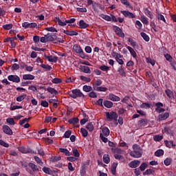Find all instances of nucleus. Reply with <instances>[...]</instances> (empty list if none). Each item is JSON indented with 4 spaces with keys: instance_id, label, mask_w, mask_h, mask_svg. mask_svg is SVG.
I'll use <instances>...</instances> for the list:
<instances>
[{
    "instance_id": "nucleus-1",
    "label": "nucleus",
    "mask_w": 176,
    "mask_h": 176,
    "mask_svg": "<svg viewBox=\"0 0 176 176\" xmlns=\"http://www.w3.org/2000/svg\"><path fill=\"white\" fill-rule=\"evenodd\" d=\"M133 151L130 152L129 155L131 157L138 159L142 156V148L138 144H135L132 146Z\"/></svg>"
},
{
    "instance_id": "nucleus-2",
    "label": "nucleus",
    "mask_w": 176,
    "mask_h": 176,
    "mask_svg": "<svg viewBox=\"0 0 176 176\" xmlns=\"http://www.w3.org/2000/svg\"><path fill=\"white\" fill-rule=\"evenodd\" d=\"M69 97L71 98H79L80 97H82V98H86V96L82 93V91L79 89H75L72 90V94H69Z\"/></svg>"
},
{
    "instance_id": "nucleus-3",
    "label": "nucleus",
    "mask_w": 176,
    "mask_h": 176,
    "mask_svg": "<svg viewBox=\"0 0 176 176\" xmlns=\"http://www.w3.org/2000/svg\"><path fill=\"white\" fill-rule=\"evenodd\" d=\"M106 118L109 122L118 121V113L115 111L106 112Z\"/></svg>"
},
{
    "instance_id": "nucleus-4",
    "label": "nucleus",
    "mask_w": 176,
    "mask_h": 176,
    "mask_svg": "<svg viewBox=\"0 0 176 176\" xmlns=\"http://www.w3.org/2000/svg\"><path fill=\"white\" fill-rule=\"evenodd\" d=\"M113 31L120 36V38H124V33L123 32V30L120 29L118 26L114 25L113 27Z\"/></svg>"
},
{
    "instance_id": "nucleus-5",
    "label": "nucleus",
    "mask_w": 176,
    "mask_h": 176,
    "mask_svg": "<svg viewBox=\"0 0 176 176\" xmlns=\"http://www.w3.org/2000/svg\"><path fill=\"white\" fill-rule=\"evenodd\" d=\"M8 80L10 82H13L14 83H20V77L17 75H10L8 76Z\"/></svg>"
},
{
    "instance_id": "nucleus-6",
    "label": "nucleus",
    "mask_w": 176,
    "mask_h": 176,
    "mask_svg": "<svg viewBox=\"0 0 176 176\" xmlns=\"http://www.w3.org/2000/svg\"><path fill=\"white\" fill-rule=\"evenodd\" d=\"M2 129L4 134H7V135H13V131L11 130L9 126L3 125Z\"/></svg>"
},
{
    "instance_id": "nucleus-7",
    "label": "nucleus",
    "mask_w": 176,
    "mask_h": 176,
    "mask_svg": "<svg viewBox=\"0 0 176 176\" xmlns=\"http://www.w3.org/2000/svg\"><path fill=\"white\" fill-rule=\"evenodd\" d=\"M141 164V162L140 160H133L129 163L128 166L130 168H137Z\"/></svg>"
},
{
    "instance_id": "nucleus-8",
    "label": "nucleus",
    "mask_w": 176,
    "mask_h": 176,
    "mask_svg": "<svg viewBox=\"0 0 176 176\" xmlns=\"http://www.w3.org/2000/svg\"><path fill=\"white\" fill-rule=\"evenodd\" d=\"M107 97H108V100H110V101H113V102L120 101V97L113 94H109Z\"/></svg>"
},
{
    "instance_id": "nucleus-9",
    "label": "nucleus",
    "mask_w": 176,
    "mask_h": 176,
    "mask_svg": "<svg viewBox=\"0 0 176 176\" xmlns=\"http://www.w3.org/2000/svg\"><path fill=\"white\" fill-rule=\"evenodd\" d=\"M168 116H170V113L168 112H165L160 114L158 116L159 122H160V120H166V119H168Z\"/></svg>"
},
{
    "instance_id": "nucleus-10",
    "label": "nucleus",
    "mask_w": 176,
    "mask_h": 176,
    "mask_svg": "<svg viewBox=\"0 0 176 176\" xmlns=\"http://www.w3.org/2000/svg\"><path fill=\"white\" fill-rule=\"evenodd\" d=\"M45 58L48 60L50 63H57V60H58V57L57 56H52V55L47 56L46 54L44 55Z\"/></svg>"
},
{
    "instance_id": "nucleus-11",
    "label": "nucleus",
    "mask_w": 176,
    "mask_h": 176,
    "mask_svg": "<svg viewBox=\"0 0 176 176\" xmlns=\"http://www.w3.org/2000/svg\"><path fill=\"white\" fill-rule=\"evenodd\" d=\"M122 13L124 16V17H128L129 19H135V15L129 11H122Z\"/></svg>"
},
{
    "instance_id": "nucleus-12",
    "label": "nucleus",
    "mask_w": 176,
    "mask_h": 176,
    "mask_svg": "<svg viewBox=\"0 0 176 176\" xmlns=\"http://www.w3.org/2000/svg\"><path fill=\"white\" fill-rule=\"evenodd\" d=\"M79 69L81 70L84 74H91V70H90V67L87 66L80 65Z\"/></svg>"
},
{
    "instance_id": "nucleus-13",
    "label": "nucleus",
    "mask_w": 176,
    "mask_h": 176,
    "mask_svg": "<svg viewBox=\"0 0 176 176\" xmlns=\"http://www.w3.org/2000/svg\"><path fill=\"white\" fill-rule=\"evenodd\" d=\"M164 144L167 148H175V144H174V141L170 140H164Z\"/></svg>"
},
{
    "instance_id": "nucleus-14",
    "label": "nucleus",
    "mask_w": 176,
    "mask_h": 176,
    "mask_svg": "<svg viewBox=\"0 0 176 176\" xmlns=\"http://www.w3.org/2000/svg\"><path fill=\"white\" fill-rule=\"evenodd\" d=\"M78 25H79V28H81L82 30H85L86 28H88V27H89V23H85L84 20H80L79 21Z\"/></svg>"
},
{
    "instance_id": "nucleus-15",
    "label": "nucleus",
    "mask_w": 176,
    "mask_h": 176,
    "mask_svg": "<svg viewBox=\"0 0 176 176\" xmlns=\"http://www.w3.org/2000/svg\"><path fill=\"white\" fill-rule=\"evenodd\" d=\"M103 106L105 107V108H108L109 109H111V108L113 107V102L106 100L103 101Z\"/></svg>"
},
{
    "instance_id": "nucleus-16",
    "label": "nucleus",
    "mask_w": 176,
    "mask_h": 176,
    "mask_svg": "<svg viewBox=\"0 0 176 176\" xmlns=\"http://www.w3.org/2000/svg\"><path fill=\"white\" fill-rule=\"evenodd\" d=\"M146 124H148V120L147 119H141L138 122V125L139 126V127H142L146 126Z\"/></svg>"
},
{
    "instance_id": "nucleus-17",
    "label": "nucleus",
    "mask_w": 176,
    "mask_h": 176,
    "mask_svg": "<svg viewBox=\"0 0 176 176\" xmlns=\"http://www.w3.org/2000/svg\"><path fill=\"white\" fill-rule=\"evenodd\" d=\"M102 135H104V137H109V134H111V131H109V129H108V127L107 126H104L102 129Z\"/></svg>"
},
{
    "instance_id": "nucleus-18",
    "label": "nucleus",
    "mask_w": 176,
    "mask_h": 176,
    "mask_svg": "<svg viewBox=\"0 0 176 176\" xmlns=\"http://www.w3.org/2000/svg\"><path fill=\"white\" fill-rule=\"evenodd\" d=\"M23 79L24 80H34L35 79V76L32 74H24L23 75Z\"/></svg>"
},
{
    "instance_id": "nucleus-19",
    "label": "nucleus",
    "mask_w": 176,
    "mask_h": 176,
    "mask_svg": "<svg viewBox=\"0 0 176 176\" xmlns=\"http://www.w3.org/2000/svg\"><path fill=\"white\" fill-rule=\"evenodd\" d=\"M126 49H128L129 52L131 53V55L133 57V58H137V52H135L133 47L127 46Z\"/></svg>"
},
{
    "instance_id": "nucleus-20",
    "label": "nucleus",
    "mask_w": 176,
    "mask_h": 176,
    "mask_svg": "<svg viewBox=\"0 0 176 176\" xmlns=\"http://www.w3.org/2000/svg\"><path fill=\"white\" fill-rule=\"evenodd\" d=\"M28 166L32 170L34 173H35V171H39L38 166H36L35 164L32 162L29 163Z\"/></svg>"
},
{
    "instance_id": "nucleus-21",
    "label": "nucleus",
    "mask_w": 176,
    "mask_h": 176,
    "mask_svg": "<svg viewBox=\"0 0 176 176\" xmlns=\"http://www.w3.org/2000/svg\"><path fill=\"white\" fill-rule=\"evenodd\" d=\"M59 152L64 153L65 156H71V155H72V153H71V152H69V151H68L67 148H60Z\"/></svg>"
},
{
    "instance_id": "nucleus-22",
    "label": "nucleus",
    "mask_w": 176,
    "mask_h": 176,
    "mask_svg": "<svg viewBox=\"0 0 176 176\" xmlns=\"http://www.w3.org/2000/svg\"><path fill=\"white\" fill-rule=\"evenodd\" d=\"M47 91H48V93H50L51 94H54V96H57V94H58V91H57L56 89L50 87L47 88Z\"/></svg>"
},
{
    "instance_id": "nucleus-23",
    "label": "nucleus",
    "mask_w": 176,
    "mask_h": 176,
    "mask_svg": "<svg viewBox=\"0 0 176 176\" xmlns=\"http://www.w3.org/2000/svg\"><path fill=\"white\" fill-rule=\"evenodd\" d=\"M114 157L115 159H116V160H120L121 163H124L125 162L124 157L123 155H120L119 154H115Z\"/></svg>"
},
{
    "instance_id": "nucleus-24",
    "label": "nucleus",
    "mask_w": 176,
    "mask_h": 176,
    "mask_svg": "<svg viewBox=\"0 0 176 176\" xmlns=\"http://www.w3.org/2000/svg\"><path fill=\"white\" fill-rule=\"evenodd\" d=\"M73 50L77 54L80 53L82 50V47L80 45L76 44L73 46Z\"/></svg>"
},
{
    "instance_id": "nucleus-25",
    "label": "nucleus",
    "mask_w": 176,
    "mask_h": 176,
    "mask_svg": "<svg viewBox=\"0 0 176 176\" xmlns=\"http://www.w3.org/2000/svg\"><path fill=\"white\" fill-rule=\"evenodd\" d=\"M144 14L151 20L153 19V14L148 8L144 9Z\"/></svg>"
},
{
    "instance_id": "nucleus-26",
    "label": "nucleus",
    "mask_w": 176,
    "mask_h": 176,
    "mask_svg": "<svg viewBox=\"0 0 176 176\" xmlns=\"http://www.w3.org/2000/svg\"><path fill=\"white\" fill-rule=\"evenodd\" d=\"M42 170L43 173L48 174V175H52V174H53V171L50 170V168L49 167L44 166Z\"/></svg>"
},
{
    "instance_id": "nucleus-27",
    "label": "nucleus",
    "mask_w": 176,
    "mask_h": 176,
    "mask_svg": "<svg viewBox=\"0 0 176 176\" xmlns=\"http://www.w3.org/2000/svg\"><path fill=\"white\" fill-rule=\"evenodd\" d=\"M164 155V151L163 149H158L155 152V156L157 157H160Z\"/></svg>"
},
{
    "instance_id": "nucleus-28",
    "label": "nucleus",
    "mask_w": 176,
    "mask_h": 176,
    "mask_svg": "<svg viewBox=\"0 0 176 176\" xmlns=\"http://www.w3.org/2000/svg\"><path fill=\"white\" fill-rule=\"evenodd\" d=\"M83 91H85L86 93H89L90 91H93V87L90 85H84L82 87Z\"/></svg>"
},
{
    "instance_id": "nucleus-29",
    "label": "nucleus",
    "mask_w": 176,
    "mask_h": 176,
    "mask_svg": "<svg viewBox=\"0 0 176 176\" xmlns=\"http://www.w3.org/2000/svg\"><path fill=\"white\" fill-rule=\"evenodd\" d=\"M103 162L106 164H109V162H111V158H109V155L108 154H104L103 155Z\"/></svg>"
},
{
    "instance_id": "nucleus-30",
    "label": "nucleus",
    "mask_w": 176,
    "mask_h": 176,
    "mask_svg": "<svg viewBox=\"0 0 176 176\" xmlns=\"http://www.w3.org/2000/svg\"><path fill=\"white\" fill-rule=\"evenodd\" d=\"M118 72L121 76H126V72H124V68H123V66L118 67Z\"/></svg>"
},
{
    "instance_id": "nucleus-31",
    "label": "nucleus",
    "mask_w": 176,
    "mask_h": 176,
    "mask_svg": "<svg viewBox=\"0 0 176 176\" xmlns=\"http://www.w3.org/2000/svg\"><path fill=\"white\" fill-rule=\"evenodd\" d=\"M78 122H79V118H73L68 120V123H69V124H76V123H78Z\"/></svg>"
},
{
    "instance_id": "nucleus-32",
    "label": "nucleus",
    "mask_w": 176,
    "mask_h": 176,
    "mask_svg": "<svg viewBox=\"0 0 176 176\" xmlns=\"http://www.w3.org/2000/svg\"><path fill=\"white\" fill-rule=\"evenodd\" d=\"M140 35H141L142 38H143L144 41H145L146 42H149L151 38H149V36H148V34H146V33L141 32Z\"/></svg>"
},
{
    "instance_id": "nucleus-33",
    "label": "nucleus",
    "mask_w": 176,
    "mask_h": 176,
    "mask_svg": "<svg viewBox=\"0 0 176 176\" xmlns=\"http://www.w3.org/2000/svg\"><path fill=\"white\" fill-rule=\"evenodd\" d=\"M157 19L160 20V21H163V23H165V24H167V22L166 21V19L164 18V16L160 13L157 14Z\"/></svg>"
},
{
    "instance_id": "nucleus-34",
    "label": "nucleus",
    "mask_w": 176,
    "mask_h": 176,
    "mask_svg": "<svg viewBox=\"0 0 176 176\" xmlns=\"http://www.w3.org/2000/svg\"><path fill=\"white\" fill-rule=\"evenodd\" d=\"M165 94L169 98H173V97H174V92H173V91H171L170 89H166Z\"/></svg>"
},
{
    "instance_id": "nucleus-35",
    "label": "nucleus",
    "mask_w": 176,
    "mask_h": 176,
    "mask_svg": "<svg viewBox=\"0 0 176 176\" xmlns=\"http://www.w3.org/2000/svg\"><path fill=\"white\" fill-rule=\"evenodd\" d=\"M56 23H58V25H60L61 27H64L67 25V22H63L61 19L58 17H56Z\"/></svg>"
},
{
    "instance_id": "nucleus-36",
    "label": "nucleus",
    "mask_w": 176,
    "mask_h": 176,
    "mask_svg": "<svg viewBox=\"0 0 176 176\" xmlns=\"http://www.w3.org/2000/svg\"><path fill=\"white\" fill-rule=\"evenodd\" d=\"M99 69H100V71H103V72H108V71H109L111 67H109L105 65H103L100 66L99 67Z\"/></svg>"
},
{
    "instance_id": "nucleus-37",
    "label": "nucleus",
    "mask_w": 176,
    "mask_h": 176,
    "mask_svg": "<svg viewBox=\"0 0 176 176\" xmlns=\"http://www.w3.org/2000/svg\"><path fill=\"white\" fill-rule=\"evenodd\" d=\"M153 140L156 142H159L160 141H162V140H163V135H155L153 136Z\"/></svg>"
},
{
    "instance_id": "nucleus-38",
    "label": "nucleus",
    "mask_w": 176,
    "mask_h": 176,
    "mask_svg": "<svg viewBox=\"0 0 176 176\" xmlns=\"http://www.w3.org/2000/svg\"><path fill=\"white\" fill-rule=\"evenodd\" d=\"M14 41H17V37H8L5 38L4 42H10V43H12V42H14Z\"/></svg>"
},
{
    "instance_id": "nucleus-39",
    "label": "nucleus",
    "mask_w": 176,
    "mask_h": 176,
    "mask_svg": "<svg viewBox=\"0 0 176 176\" xmlns=\"http://www.w3.org/2000/svg\"><path fill=\"white\" fill-rule=\"evenodd\" d=\"M80 133H81L82 137H84V138H86V137H87V135H89V132H87V130H86L85 129L81 128Z\"/></svg>"
},
{
    "instance_id": "nucleus-40",
    "label": "nucleus",
    "mask_w": 176,
    "mask_h": 176,
    "mask_svg": "<svg viewBox=\"0 0 176 176\" xmlns=\"http://www.w3.org/2000/svg\"><path fill=\"white\" fill-rule=\"evenodd\" d=\"M80 80H83V82H86L87 83H89L91 81V79L89 77H86L85 76H80Z\"/></svg>"
},
{
    "instance_id": "nucleus-41",
    "label": "nucleus",
    "mask_w": 176,
    "mask_h": 176,
    "mask_svg": "<svg viewBox=\"0 0 176 176\" xmlns=\"http://www.w3.org/2000/svg\"><path fill=\"white\" fill-rule=\"evenodd\" d=\"M100 17H102V19H103L104 20H106V21H112V18H111L109 15L102 14V15H100Z\"/></svg>"
},
{
    "instance_id": "nucleus-42",
    "label": "nucleus",
    "mask_w": 176,
    "mask_h": 176,
    "mask_svg": "<svg viewBox=\"0 0 176 176\" xmlns=\"http://www.w3.org/2000/svg\"><path fill=\"white\" fill-rule=\"evenodd\" d=\"M72 152L74 157H79V156H80V153H79V151L77 148H72Z\"/></svg>"
},
{
    "instance_id": "nucleus-43",
    "label": "nucleus",
    "mask_w": 176,
    "mask_h": 176,
    "mask_svg": "<svg viewBox=\"0 0 176 176\" xmlns=\"http://www.w3.org/2000/svg\"><path fill=\"white\" fill-rule=\"evenodd\" d=\"M52 82L55 85H58V83H63V80H61V78H55L52 80Z\"/></svg>"
},
{
    "instance_id": "nucleus-44",
    "label": "nucleus",
    "mask_w": 176,
    "mask_h": 176,
    "mask_svg": "<svg viewBox=\"0 0 176 176\" xmlns=\"http://www.w3.org/2000/svg\"><path fill=\"white\" fill-rule=\"evenodd\" d=\"M96 105H98L99 107H102L104 108V99L100 98L96 101Z\"/></svg>"
},
{
    "instance_id": "nucleus-45",
    "label": "nucleus",
    "mask_w": 176,
    "mask_h": 176,
    "mask_svg": "<svg viewBox=\"0 0 176 176\" xmlns=\"http://www.w3.org/2000/svg\"><path fill=\"white\" fill-rule=\"evenodd\" d=\"M171 163H173V159H171L170 157L166 158L164 161V164H165V166H170V164H171Z\"/></svg>"
},
{
    "instance_id": "nucleus-46",
    "label": "nucleus",
    "mask_w": 176,
    "mask_h": 176,
    "mask_svg": "<svg viewBox=\"0 0 176 176\" xmlns=\"http://www.w3.org/2000/svg\"><path fill=\"white\" fill-rule=\"evenodd\" d=\"M7 123H9L10 126H14L16 124V122H14V119L12 118H8L6 119Z\"/></svg>"
},
{
    "instance_id": "nucleus-47",
    "label": "nucleus",
    "mask_w": 176,
    "mask_h": 176,
    "mask_svg": "<svg viewBox=\"0 0 176 176\" xmlns=\"http://www.w3.org/2000/svg\"><path fill=\"white\" fill-rule=\"evenodd\" d=\"M26 97H27V94L21 95L16 98V101H18V102H21V101L24 100V99Z\"/></svg>"
},
{
    "instance_id": "nucleus-48",
    "label": "nucleus",
    "mask_w": 176,
    "mask_h": 176,
    "mask_svg": "<svg viewBox=\"0 0 176 176\" xmlns=\"http://www.w3.org/2000/svg\"><path fill=\"white\" fill-rule=\"evenodd\" d=\"M86 128L89 130V131H93V130H94V126L93 125V122L88 123Z\"/></svg>"
},
{
    "instance_id": "nucleus-49",
    "label": "nucleus",
    "mask_w": 176,
    "mask_h": 176,
    "mask_svg": "<svg viewBox=\"0 0 176 176\" xmlns=\"http://www.w3.org/2000/svg\"><path fill=\"white\" fill-rule=\"evenodd\" d=\"M3 30H12L13 28V24L10 23V24H6L3 25Z\"/></svg>"
},
{
    "instance_id": "nucleus-50",
    "label": "nucleus",
    "mask_w": 176,
    "mask_h": 176,
    "mask_svg": "<svg viewBox=\"0 0 176 176\" xmlns=\"http://www.w3.org/2000/svg\"><path fill=\"white\" fill-rule=\"evenodd\" d=\"M128 42H129L131 45L134 48H135V46H137V43L131 38H128Z\"/></svg>"
},
{
    "instance_id": "nucleus-51",
    "label": "nucleus",
    "mask_w": 176,
    "mask_h": 176,
    "mask_svg": "<svg viewBox=\"0 0 176 176\" xmlns=\"http://www.w3.org/2000/svg\"><path fill=\"white\" fill-rule=\"evenodd\" d=\"M56 33H52L50 34V38L48 40V41H50V42H54V41H56Z\"/></svg>"
},
{
    "instance_id": "nucleus-52",
    "label": "nucleus",
    "mask_w": 176,
    "mask_h": 176,
    "mask_svg": "<svg viewBox=\"0 0 176 176\" xmlns=\"http://www.w3.org/2000/svg\"><path fill=\"white\" fill-rule=\"evenodd\" d=\"M71 134H72V131L71 130L66 131L63 135V138H69V137H71Z\"/></svg>"
},
{
    "instance_id": "nucleus-53",
    "label": "nucleus",
    "mask_w": 176,
    "mask_h": 176,
    "mask_svg": "<svg viewBox=\"0 0 176 176\" xmlns=\"http://www.w3.org/2000/svg\"><path fill=\"white\" fill-rule=\"evenodd\" d=\"M164 57L167 61H168L169 63H173V56H171L170 54H165Z\"/></svg>"
},
{
    "instance_id": "nucleus-54",
    "label": "nucleus",
    "mask_w": 176,
    "mask_h": 176,
    "mask_svg": "<svg viewBox=\"0 0 176 176\" xmlns=\"http://www.w3.org/2000/svg\"><path fill=\"white\" fill-rule=\"evenodd\" d=\"M40 67H41V68H43L44 69H47V71H50L52 69V66L49 65L41 64Z\"/></svg>"
},
{
    "instance_id": "nucleus-55",
    "label": "nucleus",
    "mask_w": 176,
    "mask_h": 176,
    "mask_svg": "<svg viewBox=\"0 0 176 176\" xmlns=\"http://www.w3.org/2000/svg\"><path fill=\"white\" fill-rule=\"evenodd\" d=\"M10 111H16V109H23V106L14 105L10 108Z\"/></svg>"
},
{
    "instance_id": "nucleus-56",
    "label": "nucleus",
    "mask_w": 176,
    "mask_h": 176,
    "mask_svg": "<svg viewBox=\"0 0 176 176\" xmlns=\"http://www.w3.org/2000/svg\"><path fill=\"white\" fill-rule=\"evenodd\" d=\"M20 69V65L17 63H14L11 67L12 71H17Z\"/></svg>"
},
{
    "instance_id": "nucleus-57",
    "label": "nucleus",
    "mask_w": 176,
    "mask_h": 176,
    "mask_svg": "<svg viewBox=\"0 0 176 176\" xmlns=\"http://www.w3.org/2000/svg\"><path fill=\"white\" fill-rule=\"evenodd\" d=\"M152 174H153V170L152 169H147L143 173V175H152Z\"/></svg>"
},
{
    "instance_id": "nucleus-58",
    "label": "nucleus",
    "mask_w": 176,
    "mask_h": 176,
    "mask_svg": "<svg viewBox=\"0 0 176 176\" xmlns=\"http://www.w3.org/2000/svg\"><path fill=\"white\" fill-rule=\"evenodd\" d=\"M135 28H138V30H141L142 28V23H141V21H136L135 23Z\"/></svg>"
},
{
    "instance_id": "nucleus-59",
    "label": "nucleus",
    "mask_w": 176,
    "mask_h": 176,
    "mask_svg": "<svg viewBox=\"0 0 176 176\" xmlns=\"http://www.w3.org/2000/svg\"><path fill=\"white\" fill-rule=\"evenodd\" d=\"M78 54H79L80 57L81 58H83L84 60H86V58H87V55L85 54L83 50L80 52H78Z\"/></svg>"
},
{
    "instance_id": "nucleus-60",
    "label": "nucleus",
    "mask_w": 176,
    "mask_h": 176,
    "mask_svg": "<svg viewBox=\"0 0 176 176\" xmlns=\"http://www.w3.org/2000/svg\"><path fill=\"white\" fill-rule=\"evenodd\" d=\"M148 167V164L146 163L143 162L141 164L140 168L141 171H145V169Z\"/></svg>"
},
{
    "instance_id": "nucleus-61",
    "label": "nucleus",
    "mask_w": 176,
    "mask_h": 176,
    "mask_svg": "<svg viewBox=\"0 0 176 176\" xmlns=\"http://www.w3.org/2000/svg\"><path fill=\"white\" fill-rule=\"evenodd\" d=\"M45 30V31H48L50 32H57V29L53 27L46 28Z\"/></svg>"
},
{
    "instance_id": "nucleus-62",
    "label": "nucleus",
    "mask_w": 176,
    "mask_h": 176,
    "mask_svg": "<svg viewBox=\"0 0 176 176\" xmlns=\"http://www.w3.org/2000/svg\"><path fill=\"white\" fill-rule=\"evenodd\" d=\"M100 138L102 141V142H104V144H107L108 142V138H107L102 133L100 134Z\"/></svg>"
},
{
    "instance_id": "nucleus-63",
    "label": "nucleus",
    "mask_w": 176,
    "mask_h": 176,
    "mask_svg": "<svg viewBox=\"0 0 176 176\" xmlns=\"http://www.w3.org/2000/svg\"><path fill=\"white\" fill-rule=\"evenodd\" d=\"M141 108H144L145 109H149V108H151V104L147 102H144L141 105Z\"/></svg>"
},
{
    "instance_id": "nucleus-64",
    "label": "nucleus",
    "mask_w": 176,
    "mask_h": 176,
    "mask_svg": "<svg viewBox=\"0 0 176 176\" xmlns=\"http://www.w3.org/2000/svg\"><path fill=\"white\" fill-rule=\"evenodd\" d=\"M44 142H45V144H52L54 142L53 139H50V138H44Z\"/></svg>"
}]
</instances>
